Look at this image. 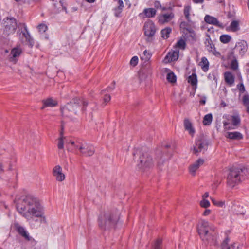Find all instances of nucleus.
Instances as JSON below:
<instances>
[{
	"mask_svg": "<svg viewBox=\"0 0 249 249\" xmlns=\"http://www.w3.org/2000/svg\"><path fill=\"white\" fill-rule=\"evenodd\" d=\"M16 208L30 223L33 221H37L35 218H41L40 223L46 222L43 207L39 200L32 195L23 196L16 205Z\"/></svg>",
	"mask_w": 249,
	"mask_h": 249,
	"instance_id": "nucleus-1",
	"label": "nucleus"
},
{
	"mask_svg": "<svg viewBox=\"0 0 249 249\" xmlns=\"http://www.w3.org/2000/svg\"><path fill=\"white\" fill-rule=\"evenodd\" d=\"M3 34L8 36L13 34L18 27L17 34L19 38L23 43H25L32 48L34 45V40L30 36L24 23H20L18 26L17 21L14 18H6L3 20Z\"/></svg>",
	"mask_w": 249,
	"mask_h": 249,
	"instance_id": "nucleus-2",
	"label": "nucleus"
},
{
	"mask_svg": "<svg viewBox=\"0 0 249 249\" xmlns=\"http://www.w3.org/2000/svg\"><path fill=\"white\" fill-rule=\"evenodd\" d=\"M197 231L201 239L205 244H216V233L212 229L208 221L201 220L197 226Z\"/></svg>",
	"mask_w": 249,
	"mask_h": 249,
	"instance_id": "nucleus-3",
	"label": "nucleus"
},
{
	"mask_svg": "<svg viewBox=\"0 0 249 249\" xmlns=\"http://www.w3.org/2000/svg\"><path fill=\"white\" fill-rule=\"evenodd\" d=\"M249 176V170L247 168H231L227 175V185L228 187L233 189Z\"/></svg>",
	"mask_w": 249,
	"mask_h": 249,
	"instance_id": "nucleus-4",
	"label": "nucleus"
},
{
	"mask_svg": "<svg viewBox=\"0 0 249 249\" xmlns=\"http://www.w3.org/2000/svg\"><path fill=\"white\" fill-rule=\"evenodd\" d=\"M133 156L134 159L137 160V165L140 169L150 168L153 165V160L147 152L136 149L133 153Z\"/></svg>",
	"mask_w": 249,
	"mask_h": 249,
	"instance_id": "nucleus-5",
	"label": "nucleus"
},
{
	"mask_svg": "<svg viewBox=\"0 0 249 249\" xmlns=\"http://www.w3.org/2000/svg\"><path fill=\"white\" fill-rule=\"evenodd\" d=\"M118 219L117 214H111L109 212L101 214L99 217V225L103 229L113 227Z\"/></svg>",
	"mask_w": 249,
	"mask_h": 249,
	"instance_id": "nucleus-6",
	"label": "nucleus"
},
{
	"mask_svg": "<svg viewBox=\"0 0 249 249\" xmlns=\"http://www.w3.org/2000/svg\"><path fill=\"white\" fill-rule=\"evenodd\" d=\"M69 144L76 149H78L82 155L85 156H92L95 152L93 146L82 141L73 142L70 141Z\"/></svg>",
	"mask_w": 249,
	"mask_h": 249,
	"instance_id": "nucleus-7",
	"label": "nucleus"
},
{
	"mask_svg": "<svg viewBox=\"0 0 249 249\" xmlns=\"http://www.w3.org/2000/svg\"><path fill=\"white\" fill-rule=\"evenodd\" d=\"M208 141L203 135L198 136L195 140L194 152L198 155L200 152H204L208 148Z\"/></svg>",
	"mask_w": 249,
	"mask_h": 249,
	"instance_id": "nucleus-8",
	"label": "nucleus"
},
{
	"mask_svg": "<svg viewBox=\"0 0 249 249\" xmlns=\"http://www.w3.org/2000/svg\"><path fill=\"white\" fill-rule=\"evenodd\" d=\"M79 108V103L70 102L61 108V113L65 117H71L72 114H76Z\"/></svg>",
	"mask_w": 249,
	"mask_h": 249,
	"instance_id": "nucleus-9",
	"label": "nucleus"
},
{
	"mask_svg": "<svg viewBox=\"0 0 249 249\" xmlns=\"http://www.w3.org/2000/svg\"><path fill=\"white\" fill-rule=\"evenodd\" d=\"M228 121H231L232 124H231L229 122L224 121L223 122V127L225 130H231L234 129V127L237 126L240 123L241 120L240 117L238 115L230 116L228 115L227 117Z\"/></svg>",
	"mask_w": 249,
	"mask_h": 249,
	"instance_id": "nucleus-10",
	"label": "nucleus"
},
{
	"mask_svg": "<svg viewBox=\"0 0 249 249\" xmlns=\"http://www.w3.org/2000/svg\"><path fill=\"white\" fill-rule=\"evenodd\" d=\"M144 34L149 38L152 37L156 32V27L152 21H148L144 25Z\"/></svg>",
	"mask_w": 249,
	"mask_h": 249,
	"instance_id": "nucleus-11",
	"label": "nucleus"
},
{
	"mask_svg": "<svg viewBox=\"0 0 249 249\" xmlns=\"http://www.w3.org/2000/svg\"><path fill=\"white\" fill-rule=\"evenodd\" d=\"M22 52V50L19 46H17L13 48L9 55V61L14 64L16 63Z\"/></svg>",
	"mask_w": 249,
	"mask_h": 249,
	"instance_id": "nucleus-12",
	"label": "nucleus"
},
{
	"mask_svg": "<svg viewBox=\"0 0 249 249\" xmlns=\"http://www.w3.org/2000/svg\"><path fill=\"white\" fill-rule=\"evenodd\" d=\"M206 37L204 41V44L207 50L214 55L219 54V53L215 50L214 45L211 39L210 36L208 34H206Z\"/></svg>",
	"mask_w": 249,
	"mask_h": 249,
	"instance_id": "nucleus-13",
	"label": "nucleus"
},
{
	"mask_svg": "<svg viewBox=\"0 0 249 249\" xmlns=\"http://www.w3.org/2000/svg\"><path fill=\"white\" fill-rule=\"evenodd\" d=\"M204 20L206 23L213 25L221 29H223L225 27L223 23L219 22L216 18L209 15H207L205 16Z\"/></svg>",
	"mask_w": 249,
	"mask_h": 249,
	"instance_id": "nucleus-14",
	"label": "nucleus"
},
{
	"mask_svg": "<svg viewBox=\"0 0 249 249\" xmlns=\"http://www.w3.org/2000/svg\"><path fill=\"white\" fill-rule=\"evenodd\" d=\"M53 174L58 181L61 182L65 178V176L62 173V169L59 165H56L53 168Z\"/></svg>",
	"mask_w": 249,
	"mask_h": 249,
	"instance_id": "nucleus-15",
	"label": "nucleus"
},
{
	"mask_svg": "<svg viewBox=\"0 0 249 249\" xmlns=\"http://www.w3.org/2000/svg\"><path fill=\"white\" fill-rule=\"evenodd\" d=\"M247 49V43L244 40H241L237 43L235 47V51L238 52L241 56H243L245 53Z\"/></svg>",
	"mask_w": 249,
	"mask_h": 249,
	"instance_id": "nucleus-16",
	"label": "nucleus"
},
{
	"mask_svg": "<svg viewBox=\"0 0 249 249\" xmlns=\"http://www.w3.org/2000/svg\"><path fill=\"white\" fill-rule=\"evenodd\" d=\"M174 18V14L171 12L168 14H164L158 16V22L160 24H163L167 23Z\"/></svg>",
	"mask_w": 249,
	"mask_h": 249,
	"instance_id": "nucleus-17",
	"label": "nucleus"
},
{
	"mask_svg": "<svg viewBox=\"0 0 249 249\" xmlns=\"http://www.w3.org/2000/svg\"><path fill=\"white\" fill-rule=\"evenodd\" d=\"M204 160L202 159H199L194 163L190 165L189 167L190 173L193 175L195 176L196 171L199 168V167L203 164Z\"/></svg>",
	"mask_w": 249,
	"mask_h": 249,
	"instance_id": "nucleus-18",
	"label": "nucleus"
},
{
	"mask_svg": "<svg viewBox=\"0 0 249 249\" xmlns=\"http://www.w3.org/2000/svg\"><path fill=\"white\" fill-rule=\"evenodd\" d=\"M230 239L228 237L225 238L221 244L222 249H239V245L237 243H233L228 246Z\"/></svg>",
	"mask_w": 249,
	"mask_h": 249,
	"instance_id": "nucleus-19",
	"label": "nucleus"
},
{
	"mask_svg": "<svg viewBox=\"0 0 249 249\" xmlns=\"http://www.w3.org/2000/svg\"><path fill=\"white\" fill-rule=\"evenodd\" d=\"M178 58V52L174 51L172 52L168 53V54L164 59L163 61L165 63L174 61L177 60Z\"/></svg>",
	"mask_w": 249,
	"mask_h": 249,
	"instance_id": "nucleus-20",
	"label": "nucleus"
},
{
	"mask_svg": "<svg viewBox=\"0 0 249 249\" xmlns=\"http://www.w3.org/2000/svg\"><path fill=\"white\" fill-rule=\"evenodd\" d=\"M15 227L16 230L19 233V234L23 236L25 239L28 241L31 240L32 238L29 236V234L24 227L20 226L18 224H16L15 225Z\"/></svg>",
	"mask_w": 249,
	"mask_h": 249,
	"instance_id": "nucleus-21",
	"label": "nucleus"
},
{
	"mask_svg": "<svg viewBox=\"0 0 249 249\" xmlns=\"http://www.w3.org/2000/svg\"><path fill=\"white\" fill-rule=\"evenodd\" d=\"M117 3V6L114 8L113 9V11L114 12V16L117 18H119L121 17V13L123 11L124 5L122 0H119Z\"/></svg>",
	"mask_w": 249,
	"mask_h": 249,
	"instance_id": "nucleus-22",
	"label": "nucleus"
},
{
	"mask_svg": "<svg viewBox=\"0 0 249 249\" xmlns=\"http://www.w3.org/2000/svg\"><path fill=\"white\" fill-rule=\"evenodd\" d=\"M43 106L41 107L43 109L46 107H53L57 105V102L56 100H53L52 98H49L42 101Z\"/></svg>",
	"mask_w": 249,
	"mask_h": 249,
	"instance_id": "nucleus-23",
	"label": "nucleus"
},
{
	"mask_svg": "<svg viewBox=\"0 0 249 249\" xmlns=\"http://www.w3.org/2000/svg\"><path fill=\"white\" fill-rule=\"evenodd\" d=\"M225 81L230 86H232L234 83V76L229 71H226L224 73Z\"/></svg>",
	"mask_w": 249,
	"mask_h": 249,
	"instance_id": "nucleus-24",
	"label": "nucleus"
},
{
	"mask_svg": "<svg viewBox=\"0 0 249 249\" xmlns=\"http://www.w3.org/2000/svg\"><path fill=\"white\" fill-rule=\"evenodd\" d=\"M184 125L186 130L188 131L189 133L192 136H194L195 130L192 126V124L188 119L184 120Z\"/></svg>",
	"mask_w": 249,
	"mask_h": 249,
	"instance_id": "nucleus-25",
	"label": "nucleus"
},
{
	"mask_svg": "<svg viewBox=\"0 0 249 249\" xmlns=\"http://www.w3.org/2000/svg\"><path fill=\"white\" fill-rule=\"evenodd\" d=\"M227 137L232 140H240L243 138V135L239 132H228Z\"/></svg>",
	"mask_w": 249,
	"mask_h": 249,
	"instance_id": "nucleus-26",
	"label": "nucleus"
},
{
	"mask_svg": "<svg viewBox=\"0 0 249 249\" xmlns=\"http://www.w3.org/2000/svg\"><path fill=\"white\" fill-rule=\"evenodd\" d=\"M157 11L152 8H145L143 11V13L147 18H153L155 16Z\"/></svg>",
	"mask_w": 249,
	"mask_h": 249,
	"instance_id": "nucleus-27",
	"label": "nucleus"
},
{
	"mask_svg": "<svg viewBox=\"0 0 249 249\" xmlns=\"http://www.w3.org/2000/svg\"><path fill=\"white\" fill-rule=\"evenodd\" d=\"M209 62L205 57H203L201 58V62H200V66L203 71H206L209 69Z\"/></svg>",
	"mask_w": 249,
	"mask_h": 249,
	"instance_id": "nucleus-28",
	"label": "nucleus"
},
{
	"mask_svg": "<svg viewBox=\"0 0 249 249\" xmlns=\"http://www.w3.org/2000/svg\"><path fill=\"white\" fill-rule=\"evenodd\" d=\"M191 6L189 5H185L184 8L183 13L186 19L188 22H191V18L190 17V14L191 11Z\"/></svg>",
	"mask_w": 249,
	"mask_h": 249,
	"instance_id": "nucleus-29",
	"label": "nucleus"
},
{
	"mask_svg": "<svg viewBox=\"0 0 249 249\" xmlns=\"http://www.w3.org/2000/svg\"><path fill=\"white\" fill-rule=\"evenodd\" d=\"M172 31L170 27H166L161 31V36L164 39H167L169 37Z\"/></svg>",
	"mask_w": 249,
	"mask_h": 249,
	"instance_id": "nucleus-30",
	"label": "nucleus"
},
{
	"mask_svg": "<svg viewBox=\"0 0 249 249\" xmlns=\"http://www.w3.org/2000/svg\"><path fill=\"white\" fill-rule=\"evenodd\" d=\"M229 27L232 32H235L239 31L240 29L239 22L237 20L232 21Z\"/></svg>",
	"mask_w": 249,
	"mask_h": 249,
	"instance_id": "nucleus-31",
	"label": "nucleus"
},
{
	"mask_svg": "<svg viewBox=\"0 0 249 249\" xmlns=\"http://www.w3.org/2000/svg\"><path fill=\"white\" fill-rule=\"evenodd\" d=\"M213 116L212 114L209 113L204 116L203 123L205 125H209L212 122Z\"/></svg>",
	"mask_w": 249,
	"mask_h": 249,
	"instance_id": "nucleus-32",
	"label": "nucleus"
},
{
	"mask_svg": "<svg viewBox=\"0 0 249 249\" xmlns=\"http://www.w3.org/2000/svg\"><path fill=\"white\" fill-rule=\"evenodd\" d=\"M152 249H162V240L161 239H157L153 243Z\"/></svg>",
	"mask_w": 249,
	"mask_h": 249,
	"instance_id": "nucleus-33",
	"label": "nucleus"
},
{
	"mask_svg": "<svg viewBox=\"0 0 249 249\" xmlns=\"http://www.w3.org/2000/svg\"><path fill=\"white\" fill-rule=\"evenodd\" d=\"M188 82L192 86L196 85L197 82L196 74L194 73L190 75L188 78Z\"/></svg>",
	"mask_w": 249,
	"mask_h": 249,
	"instance_id": "nucleus-34",
	"label": "nucleus"
},
{
	"mask_svg": "<svg viewBox=\"0 0 249 249\" xmlns=\"http://www.w3.org/2000/svg\"><path fill=\"white\" fill-rule=\"evenodd\" d=\"M151 53L145 50L143 51V55L141 58L145 61H148L151 58Z\"/></svg>",
	"mask_w": 249,
	"mask_h": 249,
	"instance_id": "nucleus-35",
	"label": "nucleus"
},
{
	"mask_svg": "<svg viewBox=\"0 0 249 249\" xmlns=\"http://www.w3.org/2000/svg\"><path fill=\"white\" fill-rule=\"evenodd\" d=\"M166 78L170 83H175L176 81V76L173 72H169L167 75Z\"/></svg>",
	"mask_w": 249,
	"mask_h": 249,
	"instance_id": "nucleus-36",
	"label": "nucleus"
},
{
	"mask_svg": "<svg viewBox=\"0 0 249 249\" xmlns=\"http://www.w3.org/2000/svg\"><path fill=\"white\" fill-rule=\"evenodd\" d=\"M231 39V37L228 35H222L220 36V41L223 43H228Z\"/></svg>",
	"mask_w": 249,
	"mask_h": 249,
	"instance_id": "nucleus-37",
	"label": "nucleus"
},
{
	"mask_svg": "<svg viewBox=\"0 0 249 249\" xmlns=\"http://www.w3.org/2000/svg\"><path fill=\"white\" fill-rule=\"evenodd\" d=\"M234 210L237 215H243L245 213L244 208L240 206H235Z\"/></svg>",
	"mask_w": 249,
	"mask_h": 249,
	"instance_id": "nucleus-38",
	"label": "nucleus"
},
{
	"mask_svg": "<svg viewBox=\"0 0 249 249\" xmlns=\"http://www.w3.org/2000/svg\"><path fill=\"white\" fill-rule=\"evenodd\" d=\"M186 46V42L182 39H179L176 43V46L182 50L185 49Z\"/></svg>",
	"mask_w": 249,
	"mask_h": 249,
	"instance_id": "nucleus-39",
	"label": "nucleus"
},
{
	"mask_svg": "<svg viewBox=\"0 0 249 249\" xmlns=\"http://www.w3.org/2000/svg\"><path fill=\"white\" fill-rule=\"evenodd\" d=\"M65 137L63 136V132H60V137L58 139V148L59 149H62L64 148V140Z\"/></svg>",
	"mask_w": 249,
	"mask_h": 249,
	"instance_id": "nucleus-40",
	"label": "nucleus"
},
{
	"mask_svg": "<svg viewBox=\"0 0 249 249\" xmlns=\"http://www.w3.org/2000/svg\"><path fill=\"white\" fill-rule=\"evenodd\" d=\"M213 203L217 206L222 207L225 205V202L223 201H217L216 200L212 198Z\"/></svg>",
	"mask_w": 249,
	"mask_h": 249,
	"instance_id": "nucleus-41",
	"label": "nucleus"
},
{
	"mask_svg": "<svg viewBox=\"0 0 249 249\" xmlns=\"http://www.w3.org/2000/svg\"><path fill=\"white\" fill-rule=\"evenodd\" d=\"M38 31L41 33H44L48 29V27L45 24H40L37 26Z\"/></svg>",
	"mask_w": 249,
	"mask_h": 249,
	"instance_id": "nucleus-42",
	"label": "nucleus"
},
{
	"mask_svg": "<svg viewBox=\"0 0 249 249\" xmlns=\"http://www.w3.org/2000/svg\"><path fill=\"white\" fill-rule=\"evenodd\" d=\"M200 205L202 207L207 208L210 206V203L208 200L203 199V200L200 201Z\"/></svg>",
	"mask_w": 249,
	"mask_h": 249,
	"instance_id": "nucleus-43",
	"label": "nucleus"
},
{
	"mask_svg": "<svg viewBox=\"0 0 249 249\" xmlns=\"http://www.w3.org/2000/svg\"><path fill=\"white\" fill-rule=\"evenodd\" d=\"M231 68L233 70H236L238 68V63L236 59L232 60L231 64Z\"/></svg>",
	"mask_w": 249,
	"mask_h": 249,
	"instance_id": "nucleus-44",
	"label": "nucleus"
},
{
	"mask_svg": "<svg viewBox=\"0 0 249 249\" xmlns=\"http://www.w3.org/2000/svg\"><path fill=\"white\" fill-rule=\"evenodd\" d=\"M138 58L137 56H133L130 61V64L131 65L133 66H135L137 65V64H138Z\"/></svg>",
	"mask_w": 249,
	"mask_h": 249,
	"instance_id": "nucleus-45",
	"label": "nucleus"
},
{
	"mask_svg": "<svg viewBox=\"0 0 249 249\" xmlns=\"http://www.w3.org/2000/svg\"><path fill=\"white\" fill-rule=\"evenodd\" d=\"M243 102L245 106L249 105V95L245 94L243 97Z\"/></svg>",
	"mask_w": 249,
	"mask_h": 249,
	"instance_id": "nucleus-46",
	"label": "nucleus"
},
{
	"mask_svg": "<svg viewBox=\"0 0 249 249\" xmlns=\"http://www.w3.org/2000/svg\"><path fill=\"white\" fill-rule=\"evenodd\" d=\"M237 88L240 93H243L245 91V88L243 83L242 82L237 86Z\"/></svg>",
	"mask_w": 249,
	"mask_h": 249,
	"instance_id": "nucleus-47",
	"label": "nucleus"
},
{
	"mask_svg": "<svg viewBox=\"0 0 249 249\" xmlns=\"http://www.w3.org/2000/svg\"><path fill=\"white\" fill-rule=\"evenodd\" d=\"M115 88V82L113 81L111 85L108 86L105 90L107 92L112 91Z\"/></svg>",
	"mask_w": 249,
	"mask_h": 249,
	"instance_id": "nucleus-48",
	"label": "nucleus"
},
{
	"mask_svg": "<svg viewBox=\"0 0 249 249\" xmlns=\"http://www.w3.org/2000/svg\"><path fill=\"white\" fill-rule=\"evenodd\" d=\"M111 99V97L109 95L106 94L104 97V102L105 104L108 102Z\"/></svg>",
	"mask_w": 249,
	"mask_h": 249,
	"instance_id": "nucleus-49",
	"label": "nucleus"
},
{
	"mask_svg": "<svg viewBox=\"0 0 249 249\" xmlns=\"http://www.w3.org/2000/svg\"><path fill=\"white\" fill-rule=\"evenodd\" d=\"M154 6L157 9L160 8H161V5L160 2L158 1H156L154 3Z\"/></svg>",
	"mask_w": 249,
	"mask_h": 249,
	"instance_id": "nucleus-50",
	"label": "nucleus"
},
{
	"mask_svg": "<svg viewBox=\"0 0 249 249\" xmlns=\"http://www.w3.org/2000/svg\"><path fill=\"white\" fill-rule=\"evenodd\" d=\"M211 213V210L209 209L205 210L203 213V215L205 216H207L209 215Z\"/></svg>",
	"mask_w": 249,
	"mask_h": 249,
	"instance_id": "nucleus-51",
	"label": "nucleus"
},
{
	"mask_svg": "<svg viewBox=\"0 0 249 249\" xmlns=\"http://www.w3.org/2000/svg\"><path fill=\"white\" fill-rule=\"evenodd\" d=\"M83 107L82 111H84L85 110V107L88 105V103L86 101H83Z\"/></svg>",
	"mask_w": 249,
	"mask_h": 249,
	"instance_id": "nucleus-52",
	"label": "nucleus"
},
{
	"mask_svg": "<svg viewBox=\"0 0 249 249\" xmlns=\"http://www.w3.org/2000/svg\"><path fill=\"white\" fill-rule=\"evenodd\" d=\"M195 3H201L203 2L204 0H192Z\"/></svg>",
	"mask_w": 249,
	"mask_h": 249,
	"instance_id": "nucleus-53",
	"label": "nucleus"
},
{
	"mask_svg": "<svg viewBox=\"0 0 249 249\" xmlns=\"http://www.w3.org/2000/svg\"><path fill=\"white\" fill-rule=\"evenodd\" d=\"M209 196V193L206 192L204 193V194L202 196L203 199H205L206 198H207Z\"/></svg>",
	"mask_w": 249,
	"mask_h": 249,
	"instance_id": "nucleus-54",
	"label": "nucleus"
},
{
	"mask_svg": "<svg viewBox=\"0 0 249 249\" xmlns=\"http://www.w3.org/2000/svg\"><path fill=\"white\" fill-rule=\"evenodd\" d=\"M85 0L89 3H93L95 1V0Z\"/></svg>",
	"mask_w": 249,
	"mask_h": 249,
	"instance_id": "nucleus-55",
	"label": "nucleus"
},
{
	"mask_svg": "<svg viewBox=\"0 0 249 249\" xmlns=\"http://www.w3.org/2000/svg\"><path fill=\"white\" fill-rule=\"evenodd\" d=\"M246 67H247V68H246V71H247V72L248 73V70H249V63H248V64H247V65H246Z\"/></svg>",
	"mask_w": 249,
	"mask_h": 249,
	"instance_id": "nucleus-56",
	"label": "nucleus"
},
{
	"mask_svg": "<svg viewBox=\"0 0 249 249\" xmlns=\"http://www.w3.org/2000/svg\"><path fill=\"white\" fill-rule=\"evenodd\" d=\"M160 9H161L162 11H166V10H167V8H166L165 7H162L161 6V8H160Z\"/></svg>",
	"mask_w": 249,
	"mask_h": 249,
	"instance_id": "nucleus-57",
	"label": "nucleus"
},
{
	"mask_svg": "<svg viewBox=\"0 0 249 249\" xmlns=\"http://www.w3.org/2000/svg\"><path fill=\"white\" fill-rule=\"evenodd\" d=\"M200 103L204 105L205 104V101L204 100H201L200 101Z\"/></svg>",
	"mask_w": 249,
	"mask_h": 249,
	"instance_id": "nucleus-58",
	"label": "nucleus"
},
{
	"mask_svg": "<svg viewBox=\"0 0 249 249\" xmlns=\"http://www.w3.org/2000/svg\"><path fill=\"white\" fill-rule=\"evenodd\" d=\"M247 107V111L248 113H249V105L246 106Z\"/></svg>",
	"mask_w": 249,
	"mask_h": 249,
	"instance_id": "nucleus-59",
	"label": "nucleus"
},
{
	"mask_svg": "<svg viewBox=\"0 0 249 249\" xmlns=\"http://www.w3.org/2000/svg\"><path fill=\"white\" fill-rule=\"evenodd\" d=\"M3 171V169L2 168V165H1V163H0V171Z\"/></svg>",
	"mask_w": 249,
	"mask_h": 249,
	"instance_id": "nucleus-60",
	"label": "nucleus"
},
{
	"mask_svg": "<svg viewBox=\"0 0 249 249\" xmlns=\"http://www.w3.org/2000/svg\"><path fill=\"white\" fill-rule=\"evenodd\" d=\"M185 23L184 22H181V24H180V26H181V27H182L183 25H185Z\"/></svg>",
	"mask_w": 249,
	"mask_h": 249,
	"instance_id": "nucleus-61",
	"label": "nucleus"
},
{
	"mask_svg": "<svg viewBox=\"0 0 249 249\" xmlns=\"http://www.w3.org/2000/svg\"><path fill=\"white\" fill-rule=\"evenodd\" d=\"M211 29H213V27H211V28H208V31H210L211 30Z\"/></svg>",
	"mask_w": 249,
	"mask_h": 249,
	"instance_id": "nucleus-62",
	"label": "nucleus"
},
{
	"mask_svg": "<svg viewBox=\"0 0 249 249\" xmlns=\"http://www.w3.org/2000/svg\"><path fill=\"white\" fill-rule=\"evenodd\" d=\"M164 146H165V147H166V148H168V147H169V145H168V144H166V145H164Z\"/></svg>",
	"mask_w": 249,
	"mask_h": 249,
	"instance_id": "nucleus-63",
	"label": "nucleus"
},
{
	"mask_svg": "<svg viewBox=\"0 0 249 249\" xmlns=\"http://www.w3.org/2000/svg\"><path fill=\"white\" fill-rule=\"evenodd\" d=\"M218 0V2H220V3H221L223 2V0Z\"/></svg>",
	"mask_w": 249,
	"mask_h": 249,
	"instance_id": "nucleus-64",
	"label": "nucleus"
}]
</instances>
